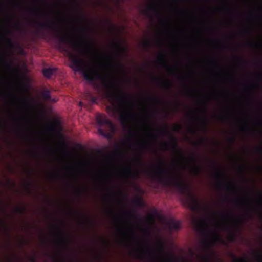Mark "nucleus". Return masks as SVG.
Listing matches in <instances>:
<instances>
[{
    "instance_id": "1",
    "label": "nucleus",
    "mask_w": 262,
    "mask_h": 262,
    "mask_svg": "<svg viewBox=\"0 0 262 262\" xmlns=\"http://www.w3.org/2000/svg\"><path fill=\"white\" fill-rule=\"evenodd\" d=\"M150 175L162 184L173 187L182 193L189 192L187 184L182 174L176 170V166L171 170L164 167L163 162L160 160L155 169L150 172ZM187 202L189 207L193 211H196L200 207L199 200L190 193H189Z\"/></svg>"
},
{
    "instance_id": "2",
    "label": "nucleus",
    "mask_w": 262,
    "mask_h": 262,
    "mask_svg": "<svg viewBox=\"0 0 262 262\" xmlns=\"http://www.w3.org/2000/svg\"><path fill=\"white\" fill-rule=\"evenodd\" d=\"M107 96L119 102L118 104L113 102L111 106L107 107V109L111 112L112 116L115 117L118 115L119 119L122 124H126L129 120L135 116V114L126 106L127 102H129L132 104L133 103L132 100L128 99L127 95L120 91V95L119 96L111 92H108Z\"/></svg>"
},
{
    "instance_id": "3",
    "label": "nucleus",
    "mask_w": 262,
    "mask_h": 262,
    "mask_svg": "<svg viewBox=\"0 0 262 262\" xmlns=\"http://www.w3.org/2000/svg\"><path fill=\"white\" fill-rule=\"evenodd\" d=\"M36 25L40 30L47 28L54 31L55 36L60 43L71 46L74 50L79 51L84 54H89L91 51V48L80 46L77 42L72 38L61 33L60 28L56 23L51 24L49 22H37Z\"/></svg>"
},
{
    "instance_id": "4",
    "label": "nucleus",
    "mask_w": 262,
    "mask_h": 262,
    "mask_svg": "<svg viewBox=\"0 0 262 262\" xmlns=\"http://www.w3.org/2000/svg\"><path fill=\"white\" fill-rule=\"evenodd\" d=\"M69 58L72 63L71 68L76 72L82 73L84 78L86 81L94 82L96 79H99L102 81L105 86L107 87L108 86L106 84L107 77L103 75L100 73L96 72L92 69L86 71L84 62L78 56L70 53L69 54Z\"/></svg>"
},
{
    "instance_id": "5",
    "label": "nucleus",
    "mask_w": 262,
    "mask_h": 262,
    "mask_svg": "<svg viewBox=\"0 0 262 262\" xmlns=\"http://www.w3.org/2000/svg\"><path fill=\"white\" fill-rule=\"evenodd\" d=\"M220 217L223 222L222 224H217L219 228L228 232L231 238H234V235L232 232L234 223L236 219V216L231 210H227L220 213Z\"/></svg>"
},
{
    "instance_id": "6",
    "label": "nucleus",
    "mask_w": 262,
    "mask_h": 262,
    "mask_svg": "<svg viewBox=\"0 0 262 262\" xmlns=\"http://www.w3.org/2000/svg\"><path fill=\"white\" fill-rule=\"evenodd\" d=\"M243 79H242V125L243 141L246 139V58L243 59Z\"/></svg>"
},
{
    "instance_id": "7",
    "label": "nucleus",
    "mask_w": 262,
    "mask_h": 262,
    "mask_svg": "<svg viewBox=\"0 0 262 262\" xmlns=\"http://www.w3.org/2000/svg\"><path fill=\"white\" fill-rule=\"evenodd\" d=\"M212 167L215 171L214 178L217 181V187L219 189L230 191L233 189L232 184L227 181L223 171L215 163H212Z\"/></svg>"
},
{
    "instance_id": "8",
    "label": "nucleus",
    "mask_w": 262,
    "mask_h": 262,
    "mask_svg": "<svg viewBox=\"0 0 262 262\" xmlns=\"http://www.w3.org/2000/svg\"><path fill=\"white\" fill-rule=\"evenodd\" d=\"M96 122L99 126L98 129L100 134L105 137L107 136V133L104 132L101 127H105L107 130L114 132L115 130V126L113 122L108 119L107 117L102 114H98L96 117Z\"/></svg>"
},
{
    "instance_id": "9",
    "label": "nucleus",
    "mask_w": 262,
    "mask_h": 262,
    "mask_svg": "<svg viewBox=\"0 0 262 262\" xmlns=\"http://www.w3.org/2000/svg\"><path fill=\"white\" fill-rule=\"evenodd\" d=\"M157 252L156 253L152 249L149 247H147L146 249H142L138 253L137 258L141 260H145L146 259V255L147 254L149 256H158L159 258H161L165 256L162 244H158L157 246Z\"/></svg>"
},
{
    "instance_id": "10",
    "label": "nucleus",
    "mask_w": 262,
    "mask_h": 262,
    "mask_svg": "<svg viewBox=\"0 0 262 262\" xmlns=\"http://www.w3.org/2000/svg\"><path fill=\"white\" fill-rule=\"evenodd\" d=\"M192 223L193 224L194 228L201 231L202 232L209 231L211 237L214 242L220 238L219 233L215 231L211 230L208 226V225L204 220H198L195 218L192 219Z\"/></svg>"
},
{
    "instance_id": "11",
    "label": "nucleus",
    "mask_w": 262,
    "mask_h": 262,
    "mask_svg": "<svg viewBox=\"0 0 262 262\" xmlns=\"http://www.w3.org/2000/svg\"><path fill=\"white\" fill-rule=\"evenodd\" d=\"M112 45L113 47L117 49L118 51L117 55H111L110 57L112 59L115 60L116 62L115 63H111L107 64V66L110 67H114L118 70L123 71L124 70V66L120 61L118 57L124 52L125 49L122 45L119 42L114 41Z\"/></svg>"
},
{
    "instance_id": "12",
    "label": "nucleus",
    "mask_w": 262,
    "mask_h": 262,
    "mask_svg": "<svg viewBox=\"0 0 262 262\" xmlns=\"http://www.w3.org/2000/svg\"><path fill=\"white\" fill-rule=\"evenodd\" d=\"M243 192H242V210H243V221L244 223L246 221V145L245 144L243 147Z\"/></svg>"
},
{
    "instance_id": "13",
    "label": "nucleus",
    "mask_w": 262,
    "mask_h": 262,
    "mask_svg": "<svg viewBox=\"0 0 262 262\" xmlns=\"http://www.w3.org/2000/svg\"><path fill=\"white\" fill-rule=\"evenodd\" d=\"M242 36L243 48L244 50L246 48V0H243Z\"/></svg>"
},
{
    "instance_id": "14",
    "label": "nucleus",
    "mask_w": 262,
    "mask_h": 262,
    "mask_svg": "<svg viewBox=\"0 0 262 262\" xmlns=\"http://www.w3.org/2000/svg\"><path fill=\"white\" fill-rule=\"evenodd\" d=\"M121 172L126 176L129 177H132L135 178H138L140 177V174L138 171H135L134 173L132 172V169L130 167H128L127 168L123 169L121 171Z\"/></svg>"
},
{
    "instance_id": "15",
    "label": "nucleus",
    "mask_w": 262,
    "mask_h": 262,
    "mask_svg": "<svg viewBox=\"0 0 262 262\" xmlns=\"http://www.w3.org/2000/svg\"><path fill=\"white\" fill-rule=\"evenodd\" d=\"M170 139L171 142L172 143V149L173 150L177 151L180 155V156L181 157H183V152L182 151V150H181V149H180L178 148V144H177V140L176 138L173 136H171L170 137Z\"/></svg>"
},
{
    "instance_id": "16",
    "label": "nucleus",
    "mask_w": 262,
    "mask_h": 262,
    "mask_svg": "<svg viewBox=\"0 0 262 262\" xmlns=\"http://www.w3.org/2000/svg\"><path fill=\"white\" fill-rule=\"evenodd\" d=\"M153 79L157 82L161 83L163 87L166 89L168 90H170L172 86V83L169 80H167L163 82L161 79L154 77Z\"/></svg>"
},
{
    "instance_id": "17",
    "label": "nucleus",
    "mask_w": 262,
    "mask_h": 262,
    "mask_svg": "<svg viewBox=\"0 0 262 262\" xmlns=\"http://www.w3.org/2000/svg\"><path fill=\"white\" fill-rule=\"evenodd\" d=\"M165 56L164 53L160 54L157 57L158 60L160 61L161 65L165 68H167L169 71L173 73H175V71L170 68L165 62Z\"/></svg>"
},
{
    "instance_id": "18",
    "label": "nucleus",
    "mask_w": 262,
    "mask_h": 262,
    "mask_svg": "<svg viewBox=\"0 0 262 262\" xmlns=\"http://www.w3.org/2000/svg\"><path fill=\"white\" fill-rule=\"evenodd\" d=\"M167 226L170 230H177L180 227V222L171 220L167 223Z\"/></svg>"
},
{
    "instance_id": "19",
    "label": "nucleus",
    "mask_w": 262,
    "mask_h": 262,
    "mask_svg": "<svg viewBox=\"0 0 262 262\" xmlns=\"http://www.w3.org/2000/svg\"><path fill=\"white\" fill-rule=\"evenodd\" d=\"M56 71V68H44L42 70V73L45 77L47 78H50L51 76L54 74Z\"/></svg>"
},
{
    "instance_id": "20",
    "label": "nucleus",
    "mask_w": 262,
    "mask_h": 262,
    "mask_svg": "<svg viewBox=\"0 0 262 262\" xmlns=\"http://www.w3.org/2000/svg\"><path fill=\"white\" fill-rule=\"evenodd\" d=\"M133 203L136 206L139 207H143L145 206V203L143 201L142 197L141 196H137L134 199H133L132 201Z\"/></svg>"
},
{
    "instance_id": "21",
    "label": "nucleus",
    "mask_w": 262,
    "mask_h": 262,
    "mask_svg": "<svg viewBox=\"0 0 262 262\" xmlns=\"http://www.w3.org/2000/svg\"><path fill=\"white\" fill-rule=\"evenodd\" d=\"M158 11V7L157 5L155 3H151L149 5L145 10L143 11V13L145 15H148L149 12H153V11Z\"/></svg>"
},
{
    "instance_id": "22",
    "label": "nucleus",
    "mask_w": 262,
    "mask_h": 262,
    "mask_svg": "<svg viewBox=\"0 0 262 262\" xmlns=\"http://www.w3.org/2000/svg\"><path fill=\"white\" fill-rule=\"evenodd\" d=\"M57 232L59 235L60 236V238L58 240V243L61 245H64L67 244V239L65 238L63 232L61 231V230L60 229H58L57 230Z\"/></svg>"
},
{
    "instance_id": "23",
    "label": "nucleus",
    "mask_w": 262,
    "mask_h": 262,
    "mask_svg": "<svg viewBox=\"0 0 262 262\" xmlns=\"http://www.w3.org/2000/svg\"><path fill=\"white\" fill-rule=\"evenodd\" d=\"M71 3L73 5V9L74 11L76 13L78 14L79 15L80 18L83 19L84 16H83V15L81 12H80V11L79 10L78 6L77 1L76 0H72L71 1Z\"/></svg>"
},
{
    "instance_id": "24",
    "label": "nucleus",
    "mask_w": 262,
    "mask_h": 262,
    "mask_svg": "<svg viewBox=\"0 0 262 262\" xmlns=\"http://www.w3.org/2000/svg\"><path fill=\"white\" fill-rule=\"evenodd\" d=\"M42 98L46 101H49L51 99L50 91L48 89H45L42 91L41 94Z\"/></svg>"
},
{
    "instance_id": "25",
    "label": "nucleus",
    "mask_w": 262,
    "mask_h": 262,
    "mask_svg": "<svg viewBox=\"0 0 262 262\" xmlns=\"http://www.w3.org/2000/svg\"><path fill=\"white\" fill-rule=\"evenodd\" d=\"M231 257L233 259V262H246V255L243 254L242 258L236 256L235 254H232Z\"/></svg>"
},
{
    "instance_id": "26",
    "label": "nucleus",
    "mask_w": 262,
    "mask_h": 262,
    "mask_svg": "<svg viewBox=\"0 0 262 262\" xmlns=\"http://www.w3.org/2000/svg\"><path fill=\"white\" fill-rule=\"evenodd\" d=\"M202 167L200 165H195L192 169V171L193 174L199 175L202 171Z\"/></svg>"
},
{
    "instance_id": "27",
    "label": "nucleus",
    "mask_w": 262,
    "mask_h": 262,
    "mask_svg": "<svg viewBox=\"0 0 262 262\" xmlns=\"http://www.w3.org/2000/svg\"><path fill=\"white\" fill-rule=\"evenodd\" d=\"M146 98L148 100L154 102H155L156 103H159L161 101V99L159 97H158L157 96L148 95V96H147Z\"/></svg>"
},
{
    "instance_id": "28",
    "label": "nucleus",
    "mask_w": 262,
    "mask_h": 262,
    "mask_svg": "<svg viewBox=\"0 0 262 262\" xmlns=\"http://www.w3.org/2000/svg\"><path fill=\"white\" fill-rule=\"evenodd\" d=\"M223 108L226 111V114L225 115L221 116L220 118L222 120H226L228 118L230 115V113L227 111L226 107L224 106Z\"/></svg>"
},
{
    "instance_id": "29",
    "label": "nucleus",
    "mask_w": 262,
    "mask_h": 262,
    "mask_svg": "<svg viewBox=\"0 0 262 262\" xmlns=\"http://www.w3.org/2000/svg\"><path fill=\"white\" fill-rule=\"evenodd\" d=\"M137 137V134L136 133L133 132L130 129L129 130V134H128V137L127 138V140L128 142L131 141V139L133 138H135Z\"/></svg>"
},
{
    "instance_id": "30",
    "label": "nucleus",
    "mask_w": 262,
    "mask_h": 262,
    "mask_svg": "<svg viewBox=\"0 0 262 262\" xmlns=\"http://www.w3.org/2000/svg\"><path fill=\"white\" fill-rule=\"evenodd\" d=\"M190 159L191 161V162L195 164L196 163H198V161H199L198 157L196 156L195 155H194L193 154L191 155V156L190 157Z\"/></svg>"
},
{
    "instance_id": "31",
    "label": "nucleus",
    "mask_w": 262,
    "mask_h": 262,
    "mask_svg": "<svg viewBox=\"0 0 262 262\" xmlns=\"http://www.w3.org/2000/svg\"><path fill=\"white\" fill-rule=\"evenodd\" d=\"M15 211L20 214H23L26 211V208L25 207H18L16 208Z\"/></svg>"
},
{
    "instance_id": "32",
    "label": "nucleus",
    "mask_w": 262,
    "mask_h": 262,
    "mask_svg": "<svg viewBox=\"0 0 262 262\" xmlns=\"http://www.w3.org/2000/svg\"><path fill=\"white\" fill-rule=\"evenodd\" d=\"M159 133L163 135H166L169 134V132L166 127L161 128L158 130Z\"/></svg>"
},
{
    "instance_id": "33",
    "label": "nucleus",
    "mask_w": 262,
    "mask_h": 262,
    "mask_svg": "<svg viewBox=\"0 0 262 262\" xmlns=\"http://www.w3.org/2000/svg\"><path fill=\"white\" fill-rule=\"evenodd\" d=\"M202 122L204 126V129L205 131L207 130V124H208V120L207 118H205L202 119Z\"/></svg>"
},
{
    "instance_id": "34",
    "label": "nucleus",
    "mask_w": 262,
    "mask_h": 262,
    "mask_svg": "<svg viewBox=\"0 0 262 262\" xmlns=\"http://www.w3.org/2000/svg\"><path fill=\"white\" fill-rule=\"evenodd\" d=\"M85 191V188H80V189H78L76 190V194L78 195H81L82 193Z\"/></svg>"
},
{
    "instance_id": "35",
    "label": "nucleus",
    "mask_w": 262,
    "mask_h": 262,
    "mask_svg": "<svg viewBox=\"0 0 262 262\" xmlns=\"http://www.w3.org/2000/svg\"><path fill=\"white\" fill-rule=\"evenodd\" d=\"M7 43H8V45H9V46L10 47H11V48H14L15 45L13 43V42L12 41L11 39L8 38L7 39Z\"/></svg>"
},
{
    "instance_id": "36",
    "label": "nucleus",
    "mask_w": 262,
    "mask_h": 262,
    "mask_svg": "<svg viewBox=\"0 0 262 262\" xmlns=\"http://www.w3.org/2000/svg\"><path fill=\"white\" fill-rule=\"evenodd\" d=\"M182 129V126L180 124H174L173 126V130L174 131H179Z\"/></svg>"
},
{
    "instance_id": "37",
    "label": "nucleus",
    "mask_w": 262,
    "mask_h": 262,
    "mask_svg": "<svg viewBox=\"0 0 262 262\" xmlns=\"http://www.w3.org/2000/svg\"><path fill=\"white\" fill-rule=\"evenodd\" d=\"M37 34L39 36H40L42 38H45L46 37V34L44 32L40 31V30H38L37 32Z\"/></svg>"
},
{
    "instance_id": "38",
    "label": "nucleus",
    "mask_w": 262,
    "mask_h": 262,
    "mask_svg": "<svg viewBox=\"0 0 262 262\" xmlns=\"http://www.w3.org/2000/svg\"><path fill=\"white\" fill-rule=\"evenodd\" d=\"M148 146V144L146 142H142L141 144L139 146V147L142 148H146Z\"/></svg>"
},
{
    "instance_id": "39",
    "label": "nucleus",
    "mask_w": 262,
    "mask_h": 262,
    "mask_svg": "<svg viewBox=\"0 0 262 262\" xmlns=\"http://www.w3.org/2000/svg\"><path fill=\"white\" fill-rule=\"evenodd\" d=\"M143 45H144V47L145 48H150V47H151V43L150 41H145V42L144 43Z\"/></svg>"
},
{
    "instance_id": "40",
    "label": "nucleus",
    "mask_w": 262,
    "mask_h": 262,
    "mask_svg": "<svg viewBox=\"0 0 262 262\" xmlns=\"http://www.w3.org/2000/svg\"><path fill=\"white\" fill-rule=\"evenodd\" d=\"M203 244L204 246L207 248H208L211 246V244L208 240L205 241L203 243Z\"/></svg>"
},
{
    "instance_id": "41",
    "label": "nucleus",
    "mask_w": 262,
    "mask_h": 262,
    "mask_svg": "<svg viewBox=\"0 0 262 262\" xmlns=\"http://www.w3.org/2000/svg\"><path fill=\"white\" fill-rule=\"evenodd\" d=\"M124 214L129 219L134 217L133 214L130 212H125Z\"/></svg>"
},
{
    "instance_id": "42",
    "label": "nucleus",
    "mask_w": 262,
    "mask_h": 262,
    "mask_svg": "<svg viewBox=\"0 0 262 262\" xmlns=\"http://www.w3.org/2000/svg\"><path fill=\"white\" fill-rule=\"evenodd\" d=\"M15 28L16 30H18V31H21L22 30V28L21 27V26L19 24H17L15 25Z\"/></svg>"
},
{
    "instance_id": "43",
    "label": "nucleus",
    "mask_w": 262,
    "mask_h": 262,
    "mask_svg": "<svg viewBox=\"0 0 262 262\" xmlns=\"http://www.w3.org/2000/svg\"><path fill=\"white\" fill-rule=\"evenodd\" d=\"M228 140L230 143H232L234 141L235 138L234 136H231L228 138Z\"/></svg>"
},
{
    "instance_id": "44",
    "label": "nucleus",
    "mask_w": 262,
    "mask_h": 262,
    "mask_svg": "<svg viewBox=\"0 0 262 262\" xmlns=\"http://www.w3.org/2000/svg\"><path fill=\"white\" fill-rule=\"evenodd\" d=\"M0 226L4 227L5 230H7V229L5 226V223L3 220H0Z\"/></svg>"
},
{
    "instance_id": "45",
    "label": "nucleus",
    "mask_w": 262,
    "mask_h": 262,
    "mask_svg": "<svg viewBox=\"0 0 262 262\" xmlns=\"http://www.w3.org/2000/svg\"><path fill=\"white\" fill-rule=\"evenodd\" d=\"M129 230L131 232L132 237L134 238H137V236L135 232L132 229H129Z\"/></svg>"
},
{
    "instance_id": "46",
    "label": "nucleus",
    "mask_w": 262,
    "mask_h": 262,
    "mask_svg": "<svg viewBox=\"0 0 262 262\" xmlns=\"http://www.w3.org/2000/svg\"><path fill=\"white\" fill-rule=\"evenodd\" d=\"M160 21L162 24H167L168 23V20L164 18H160Z\"/></svg>"
},
{
    "instance_id": "47",
    "label": "nucleus",
    "mask_w": 262,
    "mask_h": 262,
    "mask_svg": "<svg viewBox=\"0 0 262 262\" xmlns=\"http://www.w3.org/2000/svg\"><path fill=\"white\" fill-rule=\"evenodd\" d=\"M31 12L33 13H35L39 12L38 9L37 8H32L31 9Z\"/></svg>"
},
{
    "instance_id": "48",
    "label": "nucleus",
    "mask_w": 262,
    "mask_h": 262,
    "mask_svg": "<svg viewBox=\"0 0 262 262\" xmlns=\"http://www.w3.org/2000/svg\"><path fill=\"white\" fill-rule=\"evenodd\" d=\"M81 31L82 33L87 35L89 33L88 30L87 29H82L81 30Z\"/></svg>"
},
{
    "instance_id": "49",
    "label": "nucleus",
    "mask_w": 262,
    "mask_h": 262,
    "mask_svg": "<svg viewBox=\"0 0 262 262\" xmlns=\"http://www.w3.org/2000/svg\"><path fill=\"white\" fill-rule=\"evenodd\" d=\"M204 259H205L207 261H208V262H209V261H210V256H209V255H205V256H204Z\"/></svg>"
},
{
    "instance_id": "50",
    "label": "nucleus",
    "mask_w": 262,
    "mask_h": 262,
    "mask_svg": "<svg viewBox=\"0 0 262 262\" xmlns=\"http://www.w3.org/2000/svg\"><path fill=\"white\" fill-rule=\"evenodd\" d=\"M91 100L93 103H96L97 99L96 97L93 96L91 97Z\"/></svg>"
},
{
    "instance_id": "51",
    "label": "nucleus",
    "mask_w": 262,
    "mask_h": 262,
    "mask_svg": "<svg viewBox=\"0 0 262 262\" xmlns=\"http://www.w3.org/2000/svg\"><path fill=\"white\" fill-rule=\"evenodd\" d=\"M151 262H165L164 260H162L161 258L156 259V260H153L151 261Z\"/></svg>"
},
{
    "instance_id": "52",
    "label": "nucleus",
    "mask_w": 262,
    "mask_h": 262,
    "mask_svg": "<svg viewBox=\"0 0 262 262\" xmlns=\"http://www.w3.org/2000/svg\"><path fill=\"white\" fill-rule=\"evenodd\" d=\"M57 99L56 98H51V100H49V101H50L52 103H55L57 102Z\"/></svg>"
},
{
    "instance_id": "53",
    "label": "nucleus",
    "mask_w": 262,
    "mask_h": 262,
    "mask_svg": "<svg viewBox=\"0 0 262 262\" xmlns=\"http://www.w3.org/2000/svg\"><path fill=\"white\" fill-rule=\"evenodd\" d=\"M162 145L165 147H167L168 146V143L167 142H163Z\"/></svg>"
},
{
    "instance_id": "54",
    "label": "nucleus",
    "mask_w": 262,
    "mask_h": 262,
    "mask_svg": "<svg viewBox=\"0 0 262 262\" xmlns=\"http://www.w3.org/2000/svg\"><path fill=\"white\" fill-rule=\"evenodd\" d=\"M87 41H88V42H89V43L90 45V46L92 47V44H93V42H92V40H91V39H88L87 40Z\"/></svg>"
},
{
    "instance_id": "55",
    "label": "nucleus",
    "mask_w": 262,
    "mask_h": 262,
    "mask_svg": "<svg viewBox=\"0 0 262 262\" xmlns=\"http://www.w3.org/2000/svg\"><path fill=\"white\" fill-rule=\"evenodd\" d=\"M225 199L226 201H230L231 200L229 198V197L228 196V195H226L225 198Z\"/></svg>"
},
{
    "instance_id": "56",
    "label": "nucleus",
    "mask_w": 262,
    "mask_h": 262,
    "mask_svg": "<svg viewBox=\"0 0 262 262\" xmlns=\"http://www.w3.org/2000/svg\"><path fill=\"white\" fill-rule=\"evenodd\" d=\"M52 259L55 262L57 261V257L56 256H53Z\"/></svg>"
},
{
    "instance_id": "57",
    "label": "nucleus",
    "mask_w": 262,
    "mask_h": 262,
    "mask_svg": "<svg viewBox=\"0 0 262 262\" xmlns=\"http://www.w3.org/2000/svg\"><path fill=\"white\" fill-rule=\"evenodd\" d=\"M190 132L192 133H195V130L193 128H190Z\"/></svg>"
},
{
    "instance_id": "58",
    "label": "nucleus",
    "mask_w": 262,
    "mask_h": 262,
    "mask_svg": "<svg viewBox=\"0 0 262 262\" xmlns=\"http://www.w3.org/2000/svg\"><path fill=\"white\" fill-rule=\"evenodd\" d=\"M168 257L169 258L170 260H173L174 259V257L172 255L169 256Z\"/></svg>"
},
{
    "instance_id": "59",
    "label": "nucleus",
    "mask_w": 262,
    "mask_h": 262,
    "mask_svg": "<svg viewBox=\"0 0 262 262\" xmlns=\"http://www.w3.org/2000/svg\"><path fill=\"white\" fill-rule=\"evenodd\" d=\"M107 197L108 198H109V199H111V198H112L113 195L112 194H108L107 195Z\"/></svg>"
},
{
    "instance_id": "60",
    "label": "nucleus",
    "mask_w": 262,
    "mask_h": 262,
    "mask_svg": "<svg viewBox=\"0 0 262 262\" xmlns=\"http://www.w3.org/2000/svg\"><path fill=\"white\" fill-rule=\"evenodd\" d=\"M212 61H213V63H214L215 64L218 63V60H216V59H214V60H212Z\"/></svg>"
},
{
    "instance_id": "61",
    "label": "nucleus",
    "mask_w": 262,
    "mask_h": 262,
    "mask_svg": "<svg viewBox=\"0 0 262 262\" xmlns=\"http://www.w3.org/2000/svg\"><path fill=\"white\" fill-rule=\"evenodd\" d=\"M222 10H225V11H228V8L227 7H223L222 8Z\"/></svg>"
},
{
    "instance_id": "62",
    "label": "nucleus",
    "mask_w": 262,
    "mask_h": 262,
    "mask_svg": "<svg viewBox=\"0 0 262 262\" xmlns=\"http://www.w3.org/2000/svg\"><path fill=\"white\" fill-rule=\"evenodd\" d=\"M46 148L47 149H48V150H52L51 147H50V146H46Z\"/></svg>"
},
{
    "instance_id": "63",
    "label": "nucleus",
    "mask_w": 262,
    "mask_h": 262,
    "mask_svg": "<svg viewBox=\"0 0 262 262\" xmlns=\"http://www.w3.org/2000/svg\"><path fill=\"white\" fill-rule=\"evenodd\" d=\"M0 58L4 60H5V57L4 56H0Z\"/></svg>"
},
{
    "instance_id": "64",
    "label": "nucleus",
    "mask_w": 262,
    "mask_h": 262,
    "mask_svg": "<svg viewBox=\"0 0 262 262\" xmlns=\"http://www.w3.org/2000/svg\"><path fill=\"white\" fill-rule=\"evenodd\" d=\"M7 67L9 68V69H11V67L10 66V65L8 63H7Z\"/></svg>"
}]
</instances>
